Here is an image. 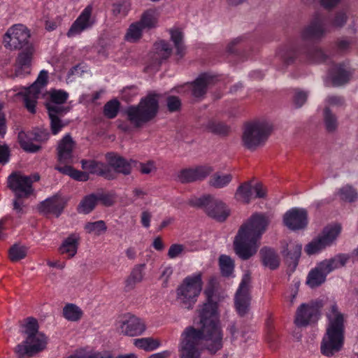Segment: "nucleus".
<instances>
[{
  "label": "nucleus",
  "instance_id": "nucleus-1",
  "mask_svg": "<svg viewBox=\"0 0 358 358\" xmlns=\"http://www.w3.org/2000/svg\"><path fill=\"white\" fill-rule=\"evenodd\" d=\"M207 301L199 310L201 329L187 327L178 345L180 358H200L202 340L213 353L222 347L223 334L220 326L218 302L210 291L206 290Z\"/></svg>",
  "mask_w": 358,
  "mask_h": 358
},
{
  "label": "nucleus",
  "instance_id": "nucleus-2",
  "mask_svg": "<svg viewBox=\"0 0 358 358\" xmlns=\"http://www.w3.org/2000/svg\"><path fill=\"white\" fill-rule=\"evenodd\" d=\"M269 222L268 215L255 213L241 225L234 242L236 253L240 258L248 259L257 252Z\"/></svg>",
  "mask_w": 358,
  "mask_h": 358
},
{
  "label": "nucleus",
  "instance_id": "nucleus-3",
  "mask_svg": "<svg viewBox=\"0 0 358 358\" xmlns=\"http://www.w3.org/2000/svg\"><path fill=\"white\" fill-rule=\"evenodd\" d=\"M326 316V332L320 343V352L324 356L331 357L341 352L344 347L345 316L336 303L329 305Z\"/></svg>",
  "mask_w": 358,
  "mask_h": 358
},
{
  "label": "nucleus",
  "instance_id": "nucleus-4",
  "mask_svg": "<svg viewBox=\"0 0 358 358\" xmlns=\"http://www.w3.org/2000/svg\"><path fill=\"white\" fill-rule=\"evenodd\" d=\"M202 287L201 272L187 275L176 289V300L185 308H192L201 292Z\"/></svg>",
  "mask_w": 358,
  "mask_h": 358
},
{
  "label": "nucleus",
  "instance_id": "nucleus-5",
  "mask_svg": "<svg viewBox=\"0 0 358 358\" xmlns=\"http://www.w3.org/2000/svg\"><path fill=\"white\" fill-rule=\"evenodd\" d=\"M349 258L350 257L347 255L340 254L331 259L320 262L308 273L306 284L311 288L321 285L330 272L345 266Z\"/></svg>",
  "mask_w": 358,
  "mask_h": 358
},
{
  "label": "nucleus",
  "instance_id": "nucleus-6",
  "mask_svg": "<svg viewBox=\"0 0 358 358\" xmlns=\"http://www.w3.org/2000/svg\"><path fill=\"white\" fill-rule=\"evenodd\" d=\"M158 110V97L155 94H148L141 99L137 106L129 107L126 113L129 121L136 127L152 120Z\"/></svg>",
  "mask_w": 358,
  "mask_h": 358
},
{
  "label": "nucleus",
  "instance_id": "nucleus-7",
  "mask_svg": "<svg viewBox=\"0 0 358 358\" xmlns=\"http://www.w3.org/2000/svg\"><path fill=\"white\" fill-rule=\"evenodd\" d=\"M271 131V124L266 121H255L245 124L242 136L243 145L254 150L262 145Z\"/></svg>",
  "mask_w": 358,
  "mask_h": 358
},
{
  "label": "nucleus",
  "instance_id": "nucleus-8",
  "mask_svg": "<svg viewBox=\"0 0 358 358\" xmlns=\"http://www.w3.org/2000/svg\"><path fill=\"white\" fill-rule=\"evenodd\" d=\"M189 203L192 206L204 208L208 216L220 222L224 221L229 215L230 211L227 205L210 195L193 196L189 199Z\"/></svg>",
  "mask_w": 358,
  "mask_h": 358
},
{
  "label": "nucleus",
  "instance_id": "nucleus-9",
  "mask_svg": "<svg viewBox=\"0 0 358 358\" xmlns=\"http://www.w3.org/2000/svg\"><path fill=\"white\" fill-rule=\"evenodd\" d=\"M30 31L24 24H15L9 27L3 36V45L9 50L22 49L33 45L29 42Z\"/></svg>",
  "mask_w": 358,
  "mask_h": 358
},
{
  "label": "nucleus",
  "instance_id": "nucleus-10",
  "mask_svg": "<svg viewBox=\"0 0 358 358\" xmlns=\"http://www.w3.org/2000/svg\"><path fill=\"white\" fill-rule=\"evenodd\" d=\"M48 78V71L42 70L36 80L30 87H21L20 91L16 92V95L23 96L26 108L32 113L35 112L36 100L42 93V89L46 85Z\"/></svg>",
  "mask_w": 358,
  "mask_h": 358
},
{
  "label": "nucleus",
  "instance_id": "nucleus-11",
  "mask_svg": "<svg viewBox=\"0 0 358 358\" xmlns=\"http://www.w3.org/2000/svg\"><path fill=\"white\" fill-rule=\"evenodd\" d=\"M39 180L38 175L28 176L15 172L8 178V186L14 192L15 197L27 198L34 192L32 183Z\"/></svg>",
  "mask_w": 358,
  "mask_h": 358
},
{
  "label": "nucleus",
  "instance_id": "nucleus-12",
  "mask_svg": "<svg viewBox=\"0 0 358 358\" xmlns=\"http://www.w3.org/2000/svg\"><path fill=\"white\" fill-rule=\"evenodd\" d=\"M116 329L124 336L135 337L142 335L146 330L145 322L140 317L127 313L121 316L116 322Z\"/></svg>",
  "mask_w": 358,
  "mask_h": 358
},
{
  "label": "nucleus",
  "instance_id": "nucleus-13",
  "mask_svg": "<svg viewBox=\"0 0 358 358\" xmlns=\"http://www.w3.org/2000/svg\"><path fill=\"white\" fill-rule=\"evenodd\" d=\"M47 345V338L43 334H36L27 336L26 339L18 344L15 352L19 358H28L43 350Z\"/></svg>",
  "mask_w": 358,
  "mask_h": 358
},
{
  "label": "nucleus",
  "instance_id": "nucleus-14",
  "mask_svg": "<svg viewBox=\"0 0 358 358\" xmlns=\"http://www.w3.org/2000/svg\"><path fill=\"white\" fill-rule=\"evenodd\" d=\"M250 282L251 278L248 273H245L242 278L241 282L235 295V307L240 315H245L250 303Z\"/></svg>",
  "mask_w": 358,
  "mask_h": 358
},
{
  "label": "nucleus",
  "instance_id": "nucleus-15",
  "mask_svg": "<svg viewBox=\"0 0 358 358\" xmlns=\"http://www.w3.org/2000/svg\"><path fill=\"white\" fill-rule=\"evenodd\" d=\"M266 189L261 183L253 185L252 182H246L238 186L235 193L236 201L243 203H248L254 198H264Z\"/></svg>",
  "mask_w": 358,
  "mask_h": 358
},
{
  "label": "nucleus",
  "instance_id": "nucleus-16",
  "mask_svg": "<svg viewBox=\"0 0 358 358\" xmlns=\"http://www.w3.org/2000/svg\"><path fill=\"white\" fill-rule=\"evenodd\" d=\"M92 4H89L82 10L69 29L66 34L68 37H76L92 27L94 23V20L92 17Z\"/></svg>",
  "mask_w": 358,
  "mask_h": 358
},
{
  "label": "nucleus",
  "instance_id": "nucleus-17",
  "mask_svg": "<svg viewBox=\"0 0 358 358\" xmlns=\"http://www.w3.org/2000/svg\"><path fill=\"white\" fill-rule=\"evenodd\" d=\"M321 304L311 303H303L297 309L294 323L297 327H305L318 319Z\"/></svg>",
  "mask_w": 358,
  "mask_h": 358
},
{
  "label": "nucleus",
  "instance_id": "nucleus-18",
  "mask_svg": "<svg viewBox=\"0 0 358 358\" xmlns=\"http://www.w3.org/2000/svg\"><path fill=\"white\" fill-rule=\"evenodd\" d=\"M283 222L291 230L303 229L308 224L307 213L303 208H293L284 215Z\"/></svg>",
  "mask_w": 358,
  "mask_h": 358
},
{
  "label": "nucleus",
  "instance_id": "nucleus-19",
  "mask_svg": "<svg viewBox=\"0 0 358 358\" xmlns=\"http://www.w3.org/2000/svg\"><path fill=\"white\" fill-rule=\"evenodd\" d=\"M327 30L328 27L326 20L322 17H316L302 31L301 37L304 40L318 39L322 38Z\"/></svg>",
  "mask_w": 358,
  "mask_h": 358
},
{
  "label": "nucleus",
  "instance_id": "nucleus-20",
  "mask_svg": "<svg viewBox=\"0 0 358 358\" xmlns=\"http://www.w3.org/2000/svg\"><path fill=\"white\" fill-rule=\"evenodd\" d=\"M213 169L208 166H200L181 170L178 173V180L181 182H190L207 177Z\"/></svg>",
  "mask_w": 358,
  "mask_h": 358
},
{
  "label": "nucleus",
  "instance_id": "nucleus-21",
  "mask_svg": "<svg viewBox=\"0 0 358 358\" xmlns=\"http://www.w3.org/2000/svg\"><path fill=\"white\" fill-rule=\"evenodd\" d=\"M34 51L33 45L22 48V51L19 54L16 61L15 74L17 76L27 75L30 73Z\"/></svg>",
  "mask_w": 358,
  "mask_h": 358
},
{
  "label": "nucleus",
  "instance_id": "nucleus-22",
  "mask_svg": "<svg viewBox=\"0 0 358 358\" xmlns=\"http://www.w3.org/2000/svg\"><path fill=\"white\" fill-rule=\"evenodd\" d=\"M66 200L64 197L55 195L41 202L38 209L44 214H52L58 217L62 212Z\"/></svg>",
  "mask_w": 358,
  "mask_h": 358
},
{
  "label": "nucleus",
  "instance_id": "nucleus-23",
  "mask_svg": "<svg viewBox=\"0 0 358 358\" xmlns=\"http://www.w3.org/2000/svg\"><path fill=\"white\" fill-rule=\"evenodd\" d=\"M82 168L88 174H96L108 179L113 178V174L109 171V167L103 163L94 160H82Z\"/></svg>",
  "mask_w": 358,
  "mask_h": 358
},
{
  "label": "nucleus",
  "instance_id": "nucleus-24",
  "mask_svg": "<svg viewBox=\"0 0 358 358\" xmlns=\"http://www.w3.org/2000/svg\"><path fill=\"white\" fill-rule=\"evenodd\" d=\"M214 78L208 73L201 74L196 80L191 85H186L185 87L192 90V95L199 98L206 92L207 87L213 82Z\"/></svg>",
  "mask_w": 358,
  "mask_h": 358
},
{
  "label": "nucleus",
  "instance_id": "nucleus-25",
  "mask_svg": "<svg viewBox=\"0 0 358 358\" xmlns=\"http://www.w3.org/2000/svg\"><path fill=\"white\" fill-rule=\"evenodd\" d=\"M68 110L64 107H58L57 106L49 105L48 113L50 119L51 130L53 134H57L66 125L58 117L59 115H63Z\"/></svg>",
  "mask_w": 358,
  "mask_h": 358
},
{
  "label": "nucleus",
  "instance_id": "nucleus-26",
  "mask_svg": "<svg viewBox=\"0 0 358 358\" xmlns=\"http://www.w3.org/2000/svg\"><path fill=\"white\" fill-rule=\"evenodd\" d=\"M108 164L113 168L117 173L128 175L131 172V163L122 157L113 153L108 154L106 156Z\"/></svg>",
  "mask_w": 358,
  "mask_h": 358
},
{
  "label": "nucleus",
  "instance_id": "nucleus-27",
  "mask_svg": "<svg viewBox=\"0 0 358 358\" xmlns=\"http://www.w3.org/2000/svg\"><path fill=\"white\" fill-rule=\"evenodd\" d=\"M80 236L78 234H72L66 238L59 250L62 255H66L69 258H71L76 255L79 245Z\"/></svg>",
  "mask_w": 358,
  "mask_h": 358
},
{
  "label": "nucleus",
  "instance_id": "nucleus-28",
  "mask_svg": "<svg viewBox=\"0 0 358 358\" xmlns=\"http://www.w3.org/2000/svg\"><path fill=\"white\" fill-rule=\"evenodd\" d=\"M73 141L69 135H66L58 145V158L60 162H69L72 158Z\"/></svg>",
  "mask_w": 358,
  "mask_h": 358
},
{
  "label": "nucleus",
  "instance_id": "nucleus-29",
  "mask_svg": "<svg viewBox=\"0 0 358 358\" xmlns=\"http://www.w3.org/2000/svg\"><path fill=\"white\" fill-rule=\"evenodd\" d=\"M350 76L349 68L345 64L335 66L329 74L334 85H340L346 83Z\"/></svg>",
  "mask_w": 358,
  "mask_h": 358
},
{
  "label": "nucleus",
  "instance_id": "nucleus-30",
  "mask_svg": "<svg viewBox=\"0 0 358 358\" xmlns=\"http://www.w3.org/2000/svg\"><path fill=\"white\" fill-rule=\"evenodd\" d=\"M302 250V245L296 241H289L282 243V254L296 264Z\"/></svg>",
  "mask_w": 358,
  "mask_h": 358
},
{
  "label": "nucleus",
  "instance_id": "nucleus-31",
  "mask_svg": "<svg viewBox=\"0 0 358 358\" xmlns=\"http://www.w3.org/2000/svg\"><path fill=\"white\" fill-rule=\"evenodd\" d=\"M102 200L103 203L107 206L111 204L110 201L105 200L101 196H97L94 194L86 196L80 203L78 207V211L80 213L87 214L90 213L96 206L99 201Z\"/></svg>",
  "mask_w": 358,
  "mask_h": 358
},
{
  "label": "nucleus",
  "instance_id": "nucleus-32",
  "mask_svg": "<svg viewBox=\"0 0 358 358\" xmlns=\"http://www.w3.org/2000/svg\"><path fill=\"white\" fill-rule=\"evenodd\" d=\"M159 12L157 9H149L145 11L138 22L144 29H151L158 25Z\"/></svg>",
  "mask_w": 358,
  "mask_h": 358
},
{
  "label": "nucleus",
  "instance_id": "nucleus-33",
  "mask_svg": "<svg viewBox=\"0 0 358 358\" xmlns=\"http://www.w3.org/2000/svg\"><path fill=\"white\" fill-rule=\"evenodd\" d=\"M133 344L136 348L146 352L154 351L162 346L161 341L152 337L135 338L133 340Z\"/></svg>",
  "mask_w": 358,
  "mask_h": 358
},
{
  "label": "nucleus",
  "instance_id": "nucleus-34",
  "mask_svg": "<svg viewBox=\"0 0 358 358\" xmlns=\"http://www.w3.org/2000/svg\"><path fill=\"white\" fill-rule=\"evenodd\" d=\"M341 231V227L338 224H334L326 227L320 238L325 244V245L329 246L336 239Z\"/></svg>",
  "mask_w": 358,
  "mask_h": 358
},
{
  "label": "nucleus",
  "instance_id": "nucleus-35",
  "mask_svg": "<svg viewBox=\"0 0 358 358\" xmlns=\"http://www.w3.org/2000/svg\"><path fill=\"white\" fill-rule=\"evenodd\" d=\"M145 264H138L134 267L130 275L125 281V287L128 289H131L134 286L141 282L144 276Z\"/></svg>",
  "mask_w": 358,
  "mask_h": 358
},
{
  "label": "nucleus",
  "instance_id": "nucleus-36",
  "mask_svg": "<svg viewBox=\"0 0 358 358\" xmlns=\"http://www.w3.org/2000/svg\"><path fill=\"white\" fill-rule=\"evenodd\" d=\"M260 253L265 266L270 269H275L279 266V258L273 250L264 248L261 250Z\"/></svg>",
  "mask_w": 358,
  "mask_h": 358
},
{
  "label": "nucleus",
  "instance_id": "nucleus-37",
  "mask_svg": "<svg viewBox=\"0 0 358 358\" xmlns=\"http://www.w3.org/2000/svg\"><path fill=\"white\" fill-rule=\"evenodd\" d=\"M233 176L229 173L217 172L214 173L209 180V185L217 189L227 187L232 180Z\"/></svg>",
  "mask_w": 358,
  "mask_h": 358
},
{
  "label": "nucleus",
  "instance_id": "nucleus-38",
  "mask_svg": "<svg viewBox=\"0 0 358 358\" xmlns=\"http://www.w3.org/2000/svg\"><path fill=\"white\" fill-rule=\"evenodd\" d=\"M31 133L20 131L18 134V141L22 148L29 152H36L40 149V146L34 143L33 138H30Z\"/></svg>",
  "mask_w": 358,
  "mask_h": 358
},
{
  "label": "nucleus",
  "instance_id": "nucleus-39",
  "mask_svg": "<svg viewBox=\"0 0 358 358\" xmlns=\"http://www.w3.org/2000/svg\"><path fill=\"white\" fill-rule=\"evenodd\" d=\"M64 317L70 322H78L83 317V312L80 307L73 303H67L63 308Z\"/></svg>",
  "mask_w": 358,
  "mask_h": 358
},
{
  "label": "nucleus",
  "instance_id": "nucleus-40",
  "mask_svg": "<svg viewBox=\"0 0 358 358\" xmlns=\"http://www.w3.org/2000/svg\"><path fill=\"white\" fill-rule=\"evenodd\" d=\"M57 169L78 181H87L89 179V174L85 171H80L71 166H57Z\"/></svg>",
  "mask_w": 358,
  "mask_h": 358
},
{
  "label": "nucleus",
  "instance_id": "nucleus-41",
  "mask_svg": "<svg viewBox=\"0 0 358 358\" xmlns=\"http://www.w3.org/2000/svg\"><path fill=\"white\" fill-rule=\"evenodd\" d=\"M143 30L144 28L138 22L131 24L124 36L125 41L130 43L138 41L141 38Z\"/></svg>",
  "mask_w": 358,
  "mask_h": 358
},
{
  "label": "nucleus",
  "instance_id": "nucleus-42",
  "mask_svg": "<svg viewBox=\"0 0 358 358\" xmlns=\"http://www.w3.org/2000/svg\"><path fill=\"white\" fill-rule=\"evenodd\" d=\"M169 33L176 48L177 54L182 57L185 52L182 32L178 28H173L169 30Z\"/></svg>",
  "mask_w": 358,
  "mask_h": 358
},
{
  "label": "nucleus",
  "instance_id": "nucleus-43",
  "mask_svg": "<svg viewBox=\"0 0 358 358\" xmlns=\"http://www.w3.org/2000/svg\"><path fill=\"white\" fill-rule=\"evenodd\" d=\"M69 94L66 92L61 90H54L50 92V101L47 103V109L48 106H57L58 107H63L61 104L64 103L68 99Z\"/></svg>",
  "mask_w": 358,
  "mask_h": 358
},
{
  "label": "nucleus",
  "instance_id": "nucleus-44",
  "mask_svg": "<svg viewBox=\"0 0 358 358\" xmlns=\"http://www.w3.org/2000/svg\"><path fill=\"white\" fill-rule=\"evenodd\" d=\"M221 273L224 276H231L234 272V261L229 256L221 255L219 258Z\"/></svg>",
  "mask_w": 358,
  "mask_h": 358
},
{
  "label": "nucleus",
  "instance_id": "nucleus-45",
  "mask_svg": "<svg viewBox=\"0 0 358 358\" xmlns=\"http://www.w3.org/2000/svg\"><path fill=\"white\" fill-rule=\"evenodd\" d=\"M154 49L157 55L156 59H165L169 57L171 53L170 45L164 41L157 42L154 45Z\"/></svg>",
  "mask_w": 358,
  "mask_h": 358
},
{
  "label": "nucleus",
  "instance_id": "nucleus-46",
  "mask_svg": "<svg viewBox=\"0 0 358 358\" xmlns=\"http://www.w3.org/2000/svg\"><path fill=\"white\" fill-rule=\"evenodd\" d=\"M107 229V227L103 220H99L93 222H87L85 226V230L88 234L95 236H100Z\"/></svg>",
  "mask_w": 358,
  "mask_h": 358
},
{
  "label": "nucleus",
  "instance_id": "nucleus-47",
  "mask_svg": "<svg viewBox=\"0 0 358 358\" xmlns=\"http://www.w3.org/2000/svg\"><path fill=\"white\" fill-rule=\"evenodd\" d=\"M22 334L27 336L41 334L38 331V322L33 317L26 319L22 324Z\"/></svg>",
  "mask_w": 358,
  "mask_h": 358
},
{
  "label": "nucleus",
  "instance_id": "nucleus-48",
  "mask_svg": "<svg viewBox=\"0 0 358 358\" xmlns=\"http://www.w3.org/2000/svg\"><path fill=\"white\" fill-rule=\"evenodd\" d=\"M27 253V248L19 244L13 245L9 250V258L12 262L24 259Z\"/></svg>",
  "mask_w": 358,
  "mask_h": 358
},
{
  "label": "nucleus",
  "instance_id": "nucleus-49",
  "mask_svg": "<svg viewBox=\"0 0 358 358\" xmlns=\"http://www.w3.org/2000/svg\"><path fill=\"white\" fill-rule=\"evenodd\" d=\"M337 194L341 200L348 202H352L358 197L356 190L350 185H345L341 188L338 191Z\"/></svg>",
  "mask_w": 358,
  "mask_h": 358
},
{
  "label": "nucleus",
  "instance_id": "nucleus-50",
  "mask_svg": "<svg viewBox=\"0 0 358 358\" xmlns=\"http://www.w3.org/2000/svg\"><path fill=\"white\" fill-rule=\"evenodd\" d=\"M68 358H113L110 352H87L83 350L77 351Z\"/></svg>",
  "mask_w": 358,
  "mask_h": 358
},
{
  "label": "nucleus",
  "instance_id": "nucleus-51",
  "mask_svg": "<svg viewBox=\"0 0 358 358\" xmlns=\"http://www.w3.org/2000/svg\"><path fill=\"white\" fill-rule=\"evenodd\" d=\"M326 247L327 246L325 244L322 242L320 237H318L312 241L306 246L305 251L308 255H312L320 252Z\"/></svg>",
  "mask_w": 358,
  "mask_h": 358
},
{
  "label": "nucleus",
  "instance_id": "nucleus-52",
  "mask_svg": "<svg viewBox=\"0 0 358 358\" xmlns=\"http://www.w3.org/2000/svg\"><path fill=\"white\" fill-rule=\"evenodd\" d=\"M120 103L117 100L113 99L106 103L103 108L104 115L108 118H114L119 110Z\"/></svg>",
  "mask_w": 358,
  "mask_h": 358
},
{
  "label": "nucleus",
  "instance_id": "nucleus-53",
  "mask_svg": "<svg viewBox=\"0 0 358 358\" xmlns=\"http://www.w3.org/2000/svg\"><path fill=\"white\" fill-rule=\"evenodd\" d=\"M324 116L327 129L334 131L337 127V120L335 115L330 113L329 108H325Z\"/></svg>",
  "mask_w": 358,
  "mask_h": 358
},
{
  "label": "nucleus",
  "instance_id": "nucleus-54",
  "mask_svg": "<svg viewBox=\"0 0 358 358\" xmlns=\"http://www.w3.org/2000/svg\"><path fill=\"white\" fill-rule=\"evenodd\" d=\"M130 10V4L127 2L113 3V13L115 15L126 16Z\"/></svg>",
  "mask_w": 358,
  "mask_h": 358
},
{
  "label": "nucleus",
  "instance_id": "nucleus-55",
  "mask_svg": "<svg viewBox=\"0 0 358 358\" xmlns=\"http://www.w3.org/2000/svg\"><path fill=\"white\" fill-rule=\"evenodd\" d=\"M30 138H33L36 142H41L47 140L49 136V134L46 129H35L30 131Z\"/></svg>",
  "mask_w": 358,
  "mask_h": 358
},
{
  "label": "nucleus",
  "instance_id": "nucleus-56",
  "mask_svg": "<svg viewBox=\"0 0 358 358\" xmlns=\"http://www.w3.org/2000/svg\"><path fill=\"white\" fill-rule=\"evenodd\" d=\"M208 127L212 132L218 134H225L229 130L225 124L216 122H209Z\"/></svg>",
  "mask_w": 358,
  "mask_h": 358
},
{
  "label": "nucleus",
  "instance_id": "nucleus-57",
  "mask_svg": "<svg viewBox=\"0 0 358 358\" xmlns=\"http://www.w3.org/2000/svg\"><path fill=\"white\" fill-rule=\"evenodd\" d=\"M348 16L345 12L338 13L331 22V26L335 28H341L347 22Z\"/></svg>",
  "mask_w": 358,
  "mask_h": 358
},
{
  "label": "nucleus",
  "instance_id": "nucleus-58",
  "mask_svg": "<svg viewBox=\"0 0 358 358\" xmlns=\"http://www.w3.org/2000/svg\"><path fill=\"white\" fill-rule=\"evenodd\" d=\"M185 252V247L181 244H173L168 251V256L170 259H175Z\"/></svg>",
  "mask_w": 358,
  "mask_h": 358
},
{
  "label": "nucleus",
  "instance_id": "nucleus-59",
  "mask_svg": "<svg viewBox=\"0 0 358 358\" xmlns=\"http://www.w3.org/2000/svg\"><path fill=\"white\" fill-rule=\"evenodd\" d=\"M308 93L305 91L296 90L294 96V103L296 107H301L306 101Z\"/></svg>",
  "mask_w": 358,
  "mask_h": 358
},
{
  "label": "nucleus",
  "instance_id": "nucleus-60",
  "mask_svg": "<svg viewBox=\"0 0 358 358\" xmlns=\"http://www.w3.org/2000/svg\"><path fill=\"white\" fill-rule=\"evenodd\" d=\"M325 54L320 49H314L308 53V58L311 62H321L325 59Z\"/></svg>",
  "mask_w": 358,
  "mask_h": 358
},
{
  "label": "nucleus",
  "instance_id": "nucleus-61",
  "mask_svg": "<svg viewBox=\"0 0 358 358\" xmlns=\"http://www.w3.org/2000/svg\"><path fill=\"white\" fill-rule=\"evenodd\" d=\"M21 198L16 197L13 202V210L19 217L26 213L24 202L20 200Z\"/></svg>",
  "mask_w": 358,
  "mask_h": 358
},
{
  "label": "nucleus",
  "instance_id": "nucleus-62",
  "mask_svg": "<svg viewBox=\"0 0 358 358\" xmlns=\"http://www.w3.org/2000/svg\"><path fill=\"white\" fill-rule=\"evenodd\" d=\"M156 166L153 161H148L146 163L140 164V171L143 174H149L155 171Z\"/></svg>",
  "mask_w": 358,
  "mask_h": 358
},
{
  "label": "nucleus",
  "instance_id": "nucleus-63",
  "mask_svg": "<svg viewBox=\"0 0 358 358\" xmlns=\"http://www.w3.org/2000/svg\"><path fill=\"white\" fill-rule=\"evenodd\" d=\"M167 106L170 111H175L180 107V100L176 96H169L167 99Z\"/></svg>",
  "mask_w": 358,
  "mask_h": 358
},
{
  "label": "nucleus",
  "instance_id": "nucleus-64",
  "mask_svg": "<svg viewBox=\"0 0 358 358\" xmlns=\"http://www.w3.org/2000/svg\"><path fill=\"white\" fill-rule=\"evenodd\" d=\"M9 149L8 148L3 145H0V164L4 165L9 161Z\"/></svg>",
  "mask_w": 358,
  "mask_h": 358
}]
</instances>
